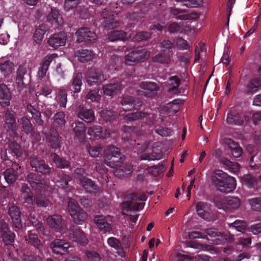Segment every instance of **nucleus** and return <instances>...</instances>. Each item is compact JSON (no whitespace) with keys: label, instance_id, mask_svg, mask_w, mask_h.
I'll return each instance as SVG.
<instances>
[{"label":"nucleus","instance_id":"nucleus-3","mask_svg":"<svg viewBox=\"0 0 261 261\" xmlns=\"http://www.w3.org/2000/svg\"><path fill=\"white\" fill-rule=\"evenodd\" d=\"M211 181L218 191L223 193L231 192L236 188L235 178L221 170L214 171L211 176Z\"/></svg>","mask_w":261,"mask_h":261},{"label":"nucleus","instance_id":"nucleus-23","mask_svg":"<svg viewBox=\"0 0 261 261\" xmlns=\"http://www.w3.org/2000/svg\"><path fill=\"white\" fill-rule=\"evenodd\" d=\"M80 183L87 193L96 194L99 191V188L97 185L90 178L82 177Z\"/></svg>","mask_w":261,"mask_h":261},{"label":"nucleus","instance_id":"nucleus-43","mask_svg":"<svg viewBox=\"0 0 261 261\" xmlns=\"http://www.w3.org/2000/svg\"><path fill=\"white\" fill-rule=\"evenodd\" d=\"M121 88V83L110 84L103 87L104 94L108 96H111L113 94L118 92Z\"/></svg>","mask_w":261,"mask_h":261},{"label":"nucleus","instance_id":"nucleus-5","mask_svg":"<svg viewBox=\"0 0 261 261\" xmlns=\"http://www.w3.org/2000/svg\"><path fill=\"white\" fill-rule=\"evenodd\" d=\"M4 128L10 137L13 139L18 137V125L16 122V113L14 111L7 110L5 112Z\"/></svg>","mask_w":261,"mask_h":261},{"label":"nucleus","instance_id":"nucleus-32","mask_svg":"<svg viewBox=\"0 0 261 261\" xmlns=\"http://www.w3.org/2000/svg\"><path fill=\"white\" fill-rule=\"evenodd\" d=\"M26 73V68L22 65L19 66L16 72L15 81L18 87L21 89L25 88L27 85L24 82V75Z\"/></svg>","mask_w":261,"mask_h":261},{"label":"nucleus","instance_id":"nucleus-21","mask_svg":"<svg viewBox=\"0 0 261 261\" xmlns=\"http://www.w3.org/2000/svg\"><path fill=\"white\" fill-rule=\"evenodd\" d=\"M12 95L10 89L5 84H0V106L5 108L10 105Z\"/></svg>","mask_w":261,"mask_h":261},{"label":"nucleus","instance_id":"nucleus-11","mask_svg":"<svg viewBox=\"0 0 261 261\" xmlns=\"http://www.w3.org/2000/svg\"><path fill=\"white\" fill-rule=\"evenodd\" d=\"M30 164L33 170L41 173L44 175H48L51 172V168L45 161L36 156H32L30 158Z\"/></svg>","mask_w":261,"mask_h":261},{"label":"nucleus","instance_id":"nucleus-14","mask_svg":"<svg viewBox=\"0 0 261 261\" xmlns=\"http://www.w3.org/2000/svg\"><path fill=\"white\" fill-rule=\"evenodd\" d=\"M32 188L36 192H41L45 188V180L42 175L36 173H30L27 177Z\"/></svg>","mask_w":261,"mask_h":261},{"label":"nucleus","instance_id":"nucleus-12","mask_svg":"<svg viewBox=\"0 0 261 261\" xmlns=\"http://www.w3.org/2000/svg\"><path fill=\"white\" fill-rule=\"evenodd\" d=\"M117 14L109 11L108 9H104L101 13V16L103 19L102 22L103 27L107 29H112L118 27L120 24L119 21L117 19Z\"/></svg>","mask_w":261,"mask_h":261},{"label":"nucleus","instance_id":"nucleus-20","mask_svg":"<svg viewBox=\"0 0 261 261\" xmlns=\"http://www.w3.org/2000/svg\"><path fill=\"white\" fill-rule=\"evenodd\" d=\"M69 247V244L62 239H55L50 244V247L53 252L59 255H63L68 252Z\"/></svg>","mask_w":261,"mask_h":261},{"label":"nucleus","instance_id":"nucleus-61","mask_svg":"<svg viewBox=\"0 0 261 261\" xmlns=\"http://www.w3.org/2000/svg\"><path fill=\"white\" fill-rule=\"evenodd\" d=\"M229 227L236 228L238 231L243 232L247 227V223L243 220H237L230 224Z\"/></svg>","mask_w":261,"mask_h":261},{"label":"nucleus","instance_id":"nucleus-46","mask_svg":"<svg viewBox=\"0 0 261 261\" xmlns=\"http://www.w3.org/2000/svg\"><path fill=\"white\" fill-rule=\"evenodd\" d=\"M152 61L155 63L168 64L171 62L170 56L165 53H160L152 57Z\"/></svg>","mask_w":261,"mask_h":261},{"label":"nucleus","instance_id":"nucleus-58","mask_svg":"<svg viewBox=\"0 0 261 261\" xmlns=\"http://www.w3.org/2000/svg\"><path fill=\"white\" fill-rule=\"evenodd\" d=\"M54 123L59 127H62L65 125V114L63 112H59L54 116Z\"/></svg>","mask_w":261,"mask_h":261},{"label":"nucleus","instance_id":"nucleus-38","mask_svg":"<svg viewBox=\"0 0 261 261\" xmlns=\"http://www.w3.org/2000/svg\"><path fill=\"white\" fill-rule=\"evenodd\" d=\"M181 83V81L179 77L176 76H173L169 79L168 84V92L171 94H178L180 90L178 87Z\"/></svg>","mask_w":261,"mask_h":261},{"label":"nucleus","instance_id":"nucleus-27","mask_svg":"<svg viewBox=\"0 0 261 261\" xmlns=\"http://www.w3.org/2000/svg\"><path fill=\"white\" fill-rule=\"evenodd\" d=\"M47 140L50 146L55 149H60L61 147V141L58 131L54 127H51L49 130V134L47 137Z\"/></svg>","mask_w":261,"mask_h":261},{"label":"nucleus","instance_id":"nucleus-34","mask_svg":"<svg viewBox=\"0 0 261 261\" xmlns=\"http://www.w3.org/2000/svg\"><path fill=\"white\" fill-rule=\"evenodd\" d=\"M25 240L29 244L38 250L39 252L41 251L43 248V244L36 233L29 231L28 236H25Z\"/></svg>","mask_w":261,"mask_h":261},{"label":"nucleus","instance_id":"nucleus-4","mask_svg":"<svg viewBox=\"0 0 261 261\" xmlns=\"http://www.w3.org/2000/svg\"><path fill=\"white\" fill-rule=\"evenodd\" d=\"M146 199L147 196L145 194L138 196L137 193H133L127 195L121 204L122 215L126 216L129 211H139L142 210L144 203L138 202L144 201Z\"/></svg>","mask_w":261,"mask_h":261},{"label":"nucleus","instance_id":"nucleus-56","mask_svg":"<svg viewBox=\"0 0 261 261\" xmlns=\"http://www.w3.org/2000/svg\"><path fill=\"white\" fill-rule=\"evenodd\" d=\"M248 203L252 210L261 212V197L252 198L249 199Z\"/></svg>","mask_w":261,"mask_h":261},{"label":"nucleus","instance_id":"nucleus-2","mask_svg":"<svg viewBox=\"0 0 261 261\" xmlns=\"http://www.w3.org/2000/svg\"><path fill=\"white\" fill-rule=\"evenodd\" d=\"M7 144L8 148H3L0 152V159L1 160V167H10L17 164L15 159H18L22 155V148L17 142L11 139H8Z\"/></svg>","mask_w":261,"mask_h":261},{"label":"nucleus","instance_id":"nucleus-18","mask_svg":"<svg viewBox=\"0 0 261 261\" xmlns=\"http://www.w3.org/2000/svg\"><path fill=\"white\" fill-rule=\"evenodd\" d=\"M121 103L124 111L138 109L142 105V102L140 99L130 96L123 97Z\"/></svg>","mask_w":261,"mask_h":261},{"label":"nucleus","instance_id":"nucleus-8","mask_svg":"<svg viewBox=\"0 0 261 261\" xmlns=\"http://www.w3.org/2000/svg\"><path fill=\"white\" fill-rule=\"evenodd\" d=\"M149 56V52L145 49H136L125 56V63L128 65H134L146 60Z\"/></svg>","mask_w":261,"mask_h":261},{"label":"nucleus","instance_id":"nucleus-24","mask_svg":"<svg viewBox=\"0 0 261 261\" xmlns=\"http://www.w3.org/2000/svg\"><path fill=\"white\" fill-rule=\"evenodd\" d=\"M57 56L56 54H53L44 58L38 72L37 77L39 80H42L45 76L50 63Z\"/></svg>","mask_w":261,"mask_h":261},{"label":"nucleus","instance_id":"nucleus-48","mask_svg":"<svg viewBox=\"0 0 261 261\" xmlns=\"http://www.w3.org/2000/svg\"><path fill=\"white\" fill-rule=\"evenodd\" d=\"M210 210L209 205L204 202H199L196 204V211L198 216L205 219L206 213Z\"/></svg>","mask_w":261,"mask_h":261},{"label":"nucleus","instance_id":"nucleus-13","mask_svg":"<svg viewBox=\"0 0 261 261\" xmlns=\"http://www.w3.org/2000/svg\"><path fill=\"white\" fill-rule=\"evenodd\" d=\"M47 223L49 226L57 232H62L67 228V224L60 215L54 214L49 216L47 218Z\"/></svg>","mask_w":261,"mask_h":261},{"label":"nucleus","instance_id":"nucleus-37","mask_svg":"<svg viewBox=\"0 0 261 261\" xmlns=\"http://www.w3.org/2000/svg\"><path fill=\"white\" fill-rule=\"evenodd\" d=\"M26 109L28 112L31 114L32 117L35 121L36 124L38 126H42L43 121L41 119V115L40 111L31 103L27 104Z\"/></svg>","mask_w":261,"mask_h":261},{"label":"nucleus","instance_id":"nucleus-42","mask_svg":"<svg viewBox=\"0 0 261 261\" xmlns=\"http://www.w3.org/2000/svg\"><path fill=\"white\" fill-rule=\"evenodd\" d=\"M108 38L110 41H124L128 38V36L127 34L124 31H113L108 34Z\"/></svg>","mask_w":261,"mask_h":261},{"label":"nucleus","instance_id":"nucleus-51","mask_svg":"<svg viewBox=\"0 0 261 261\" xmlns=\"http://www.w3.org/2000/svg\"><path fill=\"white\" fill-rule=\"evenodd\" d=\"M176 2L182 3L187 8H198L203 4V0H175Z\"/></svg>","mask_w":261,"mask_h":261},{"label":"nucleus","instance_id":"nucleus-40","mask_svg":"<svg viewBox=\"0 0 261 261\" xmlns=\"http://www.w3.org/2000/svg\"><path fill=\"white\" fill-rule=\"evenodd\" d=\"M75 55L78 57L79 61L82 63H85L91 60L94 54L93 53L88 49L78 50L75 52Z\"/></svg>","mask_w":261,"mask_h":261},{"label":"nucleus","instance_id":"nucleus-52","mask_svg":"<svg viewBox=\"0 0 261 261\" xmlns=\"http://www.w3.org/2000/svg\"><path fill=\"white\" fill-rule=\"evenodd\" d=\"M163 158V153L160 152H155L154 150L151 153H144L141 156L143 160L154 161L159 160Z\"/></svg>","mask_w":261,"mask_h":261},{"label":"nucleus","instance_id":"nucleus-63","mask_svg":"<svg viewBox=\"0 0 261 261\" xmlns=\"http://www.w3.org/2000/svg\"><path fill=\"white\" fill-rule=\"evenodd\" d=\"M38 87L40 90L39 92H38L39 94L46 96L51 93L52 90L49 83H42L38 85Z\"/></svg>","mask_w":261,"mask_h":261},{"label":"nucleus","instance_id":"nucleus-59","mask_svg":"<svg viewBox=\"0 0 261 261\" xmlns=\"http://www.w3.org/2000/svg\"><path fill=\"white\" fill-rule=\"evenodd\" d=\"M175 44L178 50H189L190 48V45L187 41L180 37L176 38Z\"/></svg>","mask_w":261,"mask_h":261},{"label":"nucleus","instance_id":"nucleus-41","mask_svg":"<svg viewBox=\"0 0 261 261\" xmlns=\"http://www.w3.org/2000/svg\"><path fill=\"white\" fill-rule=\"evenodd\" d=\"M75 136L80 142H83L85 139V126L83 122L78 121L73 128Z\"/></svg>","mask_w":261,"mask_h":261},{"label":"nucleus","instance_id":"nucleus-64","mask_svg":"<svg viewBox=\"0 0 261 261\" xmlns=\"http://www.w3.org/2000/svg\"><path fill=\"white\" fill-rule=\"evenodd\" d=\"M213 201L217 207L225 211V198H223L221 196L215 195L213 197Z\"/></svg>","mask_w":261,"mask_h":261},{"label":"nucleus","instance_id":"nucleus-35","mask_svg":"<svg viewBox=\"0 0 261 261\" xmlns=\"http://www.w3.org/2000/svg\"><path fill=\"white\" fill-rule=\"evenodd\" d=\"M83 75L82 73L74 74L71 81V90L74 93H78L81 91L82 85Z\"/></svg>","mask_w":261,"mask_h":261},{"label":"nucleus","instance_id":"nucleus-7","mask_svg":"<svg viewBox=\"0 0 261 261\" xmlns=\"http://www.w3.org/2000/svg\"><path fill=\"white\" fill-rule=\"evenodd\" d=\"M0 235L5 245L13 246L15 234L10 229L9 224L4 219L0 220Z\"/></svg>","mask_w":261,"mask_h":261},{"label":"nucleus","instance_id":"nucleus-9","mask_svg":"<svg viewBox=\"0 0 261 261\" xmlns=\"http://www.w3.org/2000/svg\"><path fill=\"white\" fill-rule=\"evenodd\" d=\"M85 79L89 86H99L106 80L101 70L92 68L88 69L86 72Z\"/></svg>","mask_w":261,"mask_h":261},{"label":"nucleus","instance_id":"nucleus-50","mask_svg":"<svg viewBox=\"0 0 261 261\" xmlns=\"http://www.w3.org/2000/svg\"><path fill=\"white\" fill-rule=\"evenodd\" d=\"M101 119L106 122H111L117 117V114L110 110H103L100 113Z\"/></svg>","mask_w":261,"mask_h":261},{"label":"nucleus","instance_id":"nucleus-30","mask_svg":"<svg viewBox=\"0 0 261 261\" xmlns=\"http://www.w3.org/2000/svg\"><path fill=\"white\" fill-rule=\"evenodd\" d=\"M225 143L229 147L233 158H238L242 155L243 150L238 143L230 138L226 139Z\"/></svg>","mask_w":261,"mask_h":261},{"label":"nucleus","instance_id":"nucleus-29","mask_svg":"<svg viewBox=\"0 0 261 261\" xmlns=\"http://www.w3.org/2000/svg\"><path fill=\"white\" fill-rule=\"evenodd\" d=\"M47 20L54 24L56 27H58L63 23L62 17L59 10L55 8L51 9V11L47 16Z\"/></svg>","mask_w":261,"mask_h":261},{"label":"nucleus","instance_id":"nucleus-55","mask_svg":"<svg viewBox=\"0 0 261 261\" xmlns=\"http://www.w3.org/2000/svg\"><path fill=\"white\" fill-rule=\"evenodd\" d=\"M35 203L40 207H47L51 204L50 200L41 194L36 195Z\"/></svg>","mask_w":261,"mask_h":261},{"label":"nucleus","instance_id":"nucleus-60","mask_svg":"<svg viewBox=\"0 0 261 261\" xmlns=\"http://www.w3.org/2000/svg\"><path fill=\"white\" fill-rule=\"evenodd\" d=\"M259 83H260V79L259 77H255L252 79L248 85L249 91L251 93L257 91L259 88Z\"/></svg>","mask_w":261,"mask_h":261},{"label":"nucleus","instance_id":"nucleus-57","mask_svg":"<svg viewBox=\"0 0 261 261\" xmlns=\"http://www.w3.org/2000/svg\"><path fill=\"white\" fill-rule=\"evenodd\" d=\"M67 92L64 89H60L59 90L57 98L60 107L65 108L67 99Z\"/></svg>","mask_w":261,"mask_h":261},{"label":"nucleus","instance_id":"nucleus-31","mask_svg":"<svg viewBox=\"0 0 261 261\" xmlns=\"http://www.w3.org/2000/svg\"><path fill=\"white\" fill-rule=\"evenodd\" d=\"M226 122L229 125H242L244 121L238 113L231 111L227 114Z\"/></svg>","mask_w":261,"mask_h":261},{"label":"nucleus","instance_id":"nucleus-17","mask_svg":"<svg viewBox=\"0 0 261 261\" xmlns=\"http://www.w3.org/2000/svg\"><path fill=\"white\" fill-rule=\"evenodd\" d=\"M20 169H21V166L18 164H15L3 172L4 178L9 185L13 184L17 180L19 176L18 170Z\"/></svg>","mask_w":261,"mask_h":261},{"label":"nucleus","instance_id":"nucleus-49","mask_svg":"<svg viewBox=\"0 0 261 261\" xmlns=\"http://www.w3.org/2000/svg\"><path fill=\"white\" fill-rule=\"evenodd\" d=\"M180 99H175L172 101L169 102L166 106L165 109L168 111L169 113H176L179 110V105L182 103Z\"/></svg>","mask_w":261,"mask_h":261},{"label":"nucleus","instance_id":"nucleus-47","mask_svg":"<svg viewBox=\"0 0 261 261\" xmlns=\"http://www.w3.org/2000/svg\"><path fill=\"white\" fill-rule=\"evenodd\" d=\"M53 160L58 168L64 169L70 167L71 163L69 161L60 157L55 153L53 154Z\"/></svg>","mask_w":261,"mask_h":261},{"label":"nucleus","instance_id":"nucleus-26","mask_svg":"<svg viewBox=\"0 0 261 261\" xmlns=\"http://www.w3.org/2000/svg\"><path fill=\"white\" fill-rule=\"evenodd\" d=\"M8 214L10 216L15 227L20 228L22 227L20 218V212L18 206L12 205L8 210Z\"/></svg>","mask_w":261,"mask_h":261},{"label":"nucleus","instance_id":"nucleus-10","mask_svg":"<svg viewBox=\"0 0 261 261\" xmlns=\"http://www.w3.org/2000/svg\"><path fill=\"white\" fill-rule=\"evenodd\" d=\"M67 236L70 240L79 244L85 245L88 243L85 233L79 226L74 225L70 226Z\"/></svg>","mask_w":261,"mask_h":261},{"label":"nucleus","instance_id":"nucleus-53","mask_svg":"<svg viewBox=\"0 0 261 261\" xmlns=\"http://www.w3.org/2000/svg\"><path fill=\"white\" fill-rule=\"evenodd\" d=\"M221 163L232 172H237L240 170V165L238 163L232 162L226 158L222 159Z\"/></svg>","mask_w":261,"mask_h":261},{"label":"nucleus","instance_id":"nucleus-33","mask_svg":"<svg viewBox=\"0 0 261 261\" xmlns=\"http://www.w3.org/2000/svg\"><path fill=\"white\" fill-rule=\"evenodd\" d=\"M226 212L238 209L241 204L240 199L237 197L228 196L225 198Z\"/></svg>","mask_w":261,"mask_h":261},{"label":"nucleus","instance_id":"nucleus-1","mask_svg":"<svg viewBox=\"0 0 261 261\" xmlns=\"http://www.w3.org/2000/svg\"><path fill=\"white\" fill-rule=\"evenodd\" d=\"M104 158L105 164L112 168H119V170L122 171L120 176H124L130 174L133 171V167L131 165H121L123 162V158L119 148L114 145H110L107 147L104 151Z\"/></svg>","mask_w":261,"mask_h":261},{"label":"nucleus","instance_id":"nucleus-44","mask_svg":"<svg viewBox=\"0 0 261 261\" xmlns=\"http://www.w3.org/2000/svg\"><path fill=\"white\" fill-rule=\"evenodd\" d=\"M88 134L91 138L100 139L104 138L102 127L99 125H93L88 128Z\"/></svg>","mask_w":261,"mask_h":261},{"label":"nucleus","instance_id":"nucleus-19","mask_svg":"<svg viewBox=\"0 0 261 261\" xmlns=\"http://www.w3.org/2000/svg\"><path fill=\"white\" fill-rule=\"evenodd\" d=\"M146 117L145 123L148 125L153 124L155 119L153 116H150L147 113L138 111L126 115L124 117V120L126 121H134Z\"/></svg>","mask_w":261,"mask_h":261},{"label":"nucleus","instance_id":"nucleus-28","mask_svg":"<svg viewBox=\"0 0 261 261\" xmlns=\"http://www.w3.org/2000/svg\"><path fill=\"white\" fill-rule=\"evenodd\" d=\"M242 184L249 189H257L258 187V181L257 177L251 174L244 175L241 178Z\"/></svg>","mask_w":261,"mask_h":261},{"label":"nucleus","instance_id":"nucleus-22","mask_svg":"<svg viewBox=\"0 0 261 261\" xmlns=\"http://www.w3.org/2000/svg\"><path fill=\"white\" fill-rule=\"evenodd\" d=\"M66 41V35L64 32L55 34L51 36L48 40V45L55 48L59 46H63L65 44Z\"/></svg>","mask_w":261,"mask_h":261},{"label":"nucleus","instance_id":"nucleus-45","mask_svg":"<svg viewBox=\"0 0 261 261\" xmlns=\"http://www.w3.org/2000/svg\"><path fill=\"white\" fill-rule=\"evenodd\" d=\"M46 31L47 29L44 24H41L36 28L34 34V40L37 44H40L41 42Z\"/></svg>","mask_w":261,"mask_h":261},{"label":"nucleus","instance_id":"nucleus-36","mask_svg":"<svg viewBox=\"0 0 261 261\" xmlns=\"http://www.w3.org/2000/svg\"><path fill=\"white\" fill-rule=\"evenodd\" d=\"M23 131L27 135L33 136L35 134L34 127L31 123L30 120L26 116H23L19 121Z\"/></svg>","mask_w":261,"mask_h":261},{"label":"nucleus","instance_id":"nucleus-6","mask_svg":"<svg viewBox=\"0 0 261 261\" xmlns=\"http://www.w3.org/2000/svg\"><path fill=\"white\" fill-rule=\"evenodd\" d=\"M68 211L75 223L81 225L87 219V214L79 205L75 200L70 198L68 202Z\"/></svg>","mask_w":261,"mask_h":261},{"label":"nucleus","instance_id":"nucleus-15","mask_svg":"<svg viewBox=\"0 0 261 261\" xmlns=\"http://www.w3.org/2000/svg\"><path fill=\"white\" fill-rule=\"evenodd\" d=\"M77 37L76 42L81 43L84 41L94 42L96 40V35L91 31L88 28L83 27L79 29L75 33Z\"/></svg>","mask_w":261,"mask_h":261},{"label":"nucleus","instance_id":"nucleus-39","mask_svg":"<svg viewBox=\"0 0 261 261\" xmlns=\"http://www.w3.org/2000/svg\"><path fill=\"white\" fill-rule=\"evenodd\" d=\"M71 177L70 175L67 174L63 171L58 174L56 179V183L57 186L63 189H65L68 185V182L71 180Z\"/></svg>","mask_w":261,"mask_h":261},{"label":"nucleus","instance_id":"nucleus-54","mask_svg":"<svg viewBox=\"0 0 261 261\" xmlns=\"http://www.w3.org/2000/svg\"><path fill=\"white\" fill-rule=\"evenodd\" d=\"M13 67V63L9 61L0 63V70L5 75H8L12 72Z\"/></svg>","mask_w":261,"mask_h":261},{"label":"nucleus","instance_id":"nucleus-25","mask_svg":"<svg viewBox=\"0 0 261 261\" xmlns=\"http://www.w3.org/2000/svg\"><path fill=\"white\" fill-rule=\"evenodd\" d=\"M77 112L78 117L87 123L92 122L95 119L94 112L92 109L80 106Z\"/></svg>","mask_w":261,"mask_h":261},{"label":"nucleus","instance_id":"nucleus-16","mask_svg":"<svg viewBox=\"0 0 261 261\" xmlns=\"http://www.w3.org/2000/svg\"><path fill=\"white\" fill-rule=\"evenodd\" d=\"M111 216L108 215H97L94 217V221L98 228L103 233L110 232L112 229Z\"/></svg>","mask_w":261,"mask_h":261},{"label":"nucleus","instance_id":"nucleus-62","mask_svg":"<svg viewBox=\"0 0 261 261\" xmlns=\"http://www.w3.org/2000/svg\"><path fill=\"white\" fill-rule=\"evenodd\" d=\"M140 87L142 89L150 91H157L159 89V87L155 83L150 82H142Z\"/></svg>","mask_w":261,"mask_h":261}]
</instances>
